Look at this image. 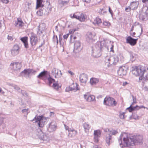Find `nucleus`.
<instances>
[{
	"label": "nucleus",
	"instance_id": "nucleus-1",
	"mask_svg": "<svg viewBox=\"0 0 148 148\" xmlns=\"http://www.w3.org/2000/svg\"><path fill=\"white\" fill-rule=\"evenodd\" d=\"M119 142L120 146L122 147L142 144L143 140L141 135L132 136L124 133L121 134Z\"/></svg>",
	"mask_w": 148,
	"mask_h": 148
},
{
	"label": "nucleus",
	"instance_id": "nucleus-2",
	"mask_svg": "<svg viewBox=\"0 0 148 148\" xmlns=\"http://www.w3.org/2000/svg\"><path fill=\"white\" fill-rule=\"evenodd\" d=\"M132 74L136 76H139V79L141 81L143 79L144 82L147 81L148 80V74L145 77H144L143 75L145 72L144 67L138 66L136 67L135 68L132 69Z\"/></svg>",
	"mask_w": 148,
	"mask_h": 148
},
{
	"label": "nucleus",
	"instance_id": "nucleus-3",
	"mask_svg": "<svg viewBox=\"0 0 148 148\" xmlns=\"http://www.w3.org/2000/svg\"><path fill=\"white\" fill-rule=\"evenodd\" d=\"M104 46L102 45L101 42H97L92 47V55L95 58H98L101 55V51L105 48Z\"/></svg>",
	"mask_w": 148,
	"mask_h": 148
},
{
	"label": "nucleus",
	"instance_id": "nucleus-4",
	"mask_svg": "<svg viewBox=\"0 0 148 148\" xmlns=\"http://www.w3.org/2000/svg\"><path fill=\"white\" fill-rule=\"evenodd\" d=\"M105 59V64L108 67L112 64L115 65L119 60L118 56L116 55L110 57L107 56Z\"/></svg>",
	"mask_w": 148,
	"mask_h": 148
},
{
	"label": "nucleus",
	"instance_id": "nucleus-5",
	"mask_svg": "<svg viewBox=\"0 0 148 148\" xmlns=\"http://www.w3.org/2000/svg\"><path fill=\"white\" fill-rule=\"evenodd\" d=\"M47 121V119L42 116L36 115L32 121H34V122H38L39 127H42Z\"/></svg>",
	"mask_w": 148,
	"mask_h": 148
},
{
	"label": "nucleus",
	"instance_id": "nucleus-6",
	"mask_svg": "<svg viewBox=\"0 0 148 148\" xmlns=\"http://www.w3.org/2000/svg\"><path fill=\"white\" fill-rule=\"evenodd\" d=\"M103 104L108 106L114 107L116 106L117 102L113 98L106 97L104 99Z\"/></svg>",
	"mask_w": 148,
	"mask_h": 148
},
{
	"label": "nucleus",
	"instance_id": "nucleus-7",
	"mask_svg": "<svg viewBox=\"0 0 148 148\" xmlns=\"http://www.w3.org/2000/svg\"><path fill=\"white\" fill-rule=\"evenodd\" d=\"M148 17V8L145 6L142 8V11L140 14L139 18L142 20H146Z\"/></svg>",
	"mask_w": 148,
	"mask_h": 148
},
{
	"label": "nucleus",
	"instance_id": "nucleus-8",
	"mask_svg": "<svg viewBox=\"0 0 148 148\" xmlns=\"http://www.w3.org/2000/svg\"><path fill=\"white\" fill-rule=\"evenodd\" d=\"M20 51V48L19 46L15 45L11 49V53L12 56H14L19 53Z\"/></svg>",
	"mask_w": 148,
	"mask_h": 148
},
{
	"label": "nucleus",
	"instance_id": "nucleus-9",
	"mask_svg": "<svg viewBox=\"0 0 148 148\" xmlns=\"http://www.w3.org/2000/svg\"><path fill=\"white\" fill-rule=\"evenodd\" d=\"M128 69V67L127 66H120L118 71V74L121 76L126 75L127 71Z\"/></svg>",
	"mask_w": 148,
	"mask_h": 148
},
{
	"label": "nucleus",
	"instance_id": "nucleus-10",
	"mask_svg": "<svg viewBox=\"0 0 148 148\" xmlns=\"http://www.w3.org/2000/svg\"><path fill=\"white\" fill-rule=\"evenodd\" d=\"M37 70H34L32 69H25L23 71L21 72L22 74H24L25 77L26 78L29 77V75L30 74H35L37 71Z\"/></svg>",
	"mask_w": 148,
	"mask_h": 148
},
{
	"label": "nucleus",
	"instance_id": "nucleus-11",
	"mask_svg": "<svg viewBox=\"0 0 148 148\" xmlns=\"http://www.w3.org/2000/svg\"><path fill=\"white\" fill-rule=\"evenodd\" d=\"M21 67V63L14 62L11 63L10 64V67L14 71H18Z\"/></svg>",
	"mask_w": 148,
	"mask_h": 148
},
{
	"label": "nucleus",
	"instance_id": "nucleus-12",
	"mask_svg": "<svg viewBox=\"0 0 148 148\" xmlns=\"http://www.w3.org/2000/svg\"><path fill=\"white\" fill-rule=\"evenodd\" d=\"M57 124L55 121H52L49 125L47 130L49 132L54 131L56 130Z\"/></svg>",
	"mask_w": 148,
	"mask_h": 148
},
{
	"label": "nucleus",
	"instance_id": "nucleus-13",
	"mask_svg": "<svg viewBox=\"0 0 148 148\" xmlns=\"http://www.w3.org/2000/svg\"><path fill=\"white\" fill-rule=\"evenodd\" d=\"M82 49L81 43L79 41H76L74 44L73 51L75 53H77L80 51Z\"/></svg>",
	"mask_w": 148,
	"mask_h": 148
},
{
	"label": "nucleus",
	"instance_id": "nucleus-14",
	"mask_svg": "<svg viewBox=\"0 0 148 148\" xmlns=\"http://www.w3.org/2000/svg\"><path fill=\"white\" fill-rule=\"evenodd\" d=\"M137 40L138 38L134 39L130 36L127 37L126 39V43L130 44L132 46L135 45Z\"/></svg>",
	"mask_w": 148,
	"mask_h": 148
},
{
	"label": "nucleus",
	"instance_id": "nucleus-15",
	"mask_svg": "<svg viewBox=\"0 0 148 148\" xmlns=\"http://www.w3.org/2000/svg\"><path fill=\"white\" fill-rule=\"evenodd\" d=\"M47 5L45 6V8H43V13L44 14L47 15L50 13L51 11L52 7L49 2L48 3L47 1Z\"/></svg>",
	"mask_w": 148,
	"mask_h": 148
},
{
	"label": "nucleus",
	"instance_id": "nucleus-16",
	"mask_svg": "<svg viewBox=\"0 0 148 148\" xmlns=\"http://www.w3.org/2000/svg\"><path fill=\"white\" fill-rule=\"evenodd\" d=\"M37 39L36 35L33 33L31 34V36L30 37V43L32 46L36 45L38 41Z\"/></svg>",
	"mask_w": 148,
	"mask_h": 148
},
{
	"label": "nucleus",
	"instance_id": "nucleus-17",
	"mask_svg": "<svg viewBox=\"0 0 148 148\" xmlns=\"http://www.w3.org/2000/svg\"><path fill=\"white\" fill-rule=\"evenodd\" d=\"M132 104L129 107L127 108V109L130 112H131L134 110H139L142 108H145L144 106H139L136 105L134 107L132 106Z\"/></svg>",
	"mask_w": 148,
	"mask_h": 148
},
{
	"label": "nucleus",
	"instance_id": "nucleus-18",
	"mask_svg": "<svg viewBox=\"0 0 148 148\" xmlns=\"http://www.w3.org/2000/svg\"><path fill=\"white\" fill-rule=\"evenodd\" d=\"M79 79L81 82L85 84L88 80V77L86 74L83 73L80 75Z\"/></svg>",
	"mask_w": 148,
	"mask_h": 148
},
{
	"label": "nucleus",
	"instance_id": "nucleus-19",
	"mask_svg": "<svg viewBox=\"0 0 148 148\" xmlns=\"http://www.w3.org/2000/svg\"><path fill=\"white\" fill-rule=\"evenodd\" d=\"M86 40L87 41L91 43L92 42L93 38L95 36V34L94 32H89L87 34Z\"/></svg>",
	"mask_w": 148,
	"mask_h": 148
},
{
	"label": "nucleus",
	"instance_id": "nucleus-20",
	"mask_svg": "<svg viewBox=\"0 0 148 148\" xmlns=\"http://www.w3.org/2000/svg\"><path fill=\"white\" fill-rule=\"evenodd\" d=\"M94 139L95 142L97 143L98 142V138L101 135V132L99 130H96L94 131Z\"/></svg>",
	"mask_w": 148,
	"mask_h": 148
},
{
	"label": "nucleus",
	"instance_id": "nucleus-21",
	"mask_svg": "<svg viewBox=\"0 0 148 148\" xmlns=\"http://www.w3.org/2000/svg\"><path fill=\"white\" fill-rule=\"evenodd\" d=\"M84 97L87 101L89 102L93 101L95 99V97L93 95H89L85 94L84 95Z\"/></svg>",
	"mask_w": 148,
	"mask_h": 148
},
{
	"label": "nucleus",
	"instance_id": "nucleus-22",
	"mask_svg": "<svg viewBox=\"0 0 148 148\" xmlns=\"http://www.w3.org/2000/svg\"><path fill=\"white\" fill-rule=\"evenodd\" d=\"M21 40L23 43L25 47L26 48H28V37L26 36L24 37L21 38Z\"/></svg>",
	"mask_w": 148,
	"mask_h": 148
},
{
	"label": "nucleus",
	"instance_id": "nucleus-23",
	"mask_svg": "<svg viewBox=\"0 0 148 148\" xmlns=\"http://www.w3.org/2000/svg\"><path fill=\"white\" fill-rule=\"evenodd\" d=\"M106 140L107 143L109 145L110 143L112 142V134H107L106 136Z\"/></svg>",
	"mask_w": 148,
	"mask_h": 148
},
{
	"label": "nucleus",
	"instance_id": "nucleus-24",
	"mask_svg": "<svg viewBox=\"0 0 148 148\" xmlns=\"http://www.w3.org/2000/svg\"><path fill=\"white\" fill-rule=\"evenodd\" d=\"M54 74L55 75V78H56L57 76H58L59 77H61L62 74L61 73L60 70L56 69L55 68H54L52 70V74H54Z\"/></svg>",
	"mask_w": 148,
	"mask_h": 148
},
{
	"label": "nucleus",
	"instance_id": "nucleus-25",
	"mask_svg": "<svg viewBox=\"0 0 148 148\" xmlns=\"http://www.w3.org/2000/svg\"><path fill=\"white\" fill-rule=\"evenodd\" d=\"M138 2L135 1H133L130 3V6L132 10H135L137 9L138 5Z\"/></svg>",
	"mask_w": 148,
	"mask_h": 148
},
{
	"label": "nucleus",
	"instance_id": "nucleus-26",
	"mask_svg": "<svg viewBox=\"0 0 148 148\" xmlns=\"http://www.w3.org/2000/svg\"><path fill=\"white\" fill-rule=\"evenodd\" d=\"M77 133V131L72 129L71 130H69L68 136L69 137H74Z\"/></svg>",
	"mask_w": 148,
	"mask_h": 148
},
{
	"label": "nucleus",
	"instance_id": "nucleus-27",
	"mask_svg": "<svg viewBox=\"0 0 148 148\" xmlns=\"http://www.w3.org/2000/svg\"><path fill=\"white\" fill-rule=\"evenodd\" d=\"M95 26H99L101 23V19L99 17H96L92 22Z\"/></svg>",
	"mask_w": 148,
	"mask_h": 148
},
{
	"label": "nucleus",
	"instance_id": "nucleus-28",
	"mask_svg": "<svg viewBox=\"0 0 148 148\" xmlns=\"http://www.w3.org/2000/svg\"><path fill=\"white\" fill-rule=\"evenodd\" d=\"M39 137L40 139L44 141H47L48 140L47 136L46 135H45V134L42 132H40Z\"/></svg>",
	"mask_w": 148,
	"mask_h": 148
},
{
	"label": "nucleus",
	"instance_id": "nucleus-29",
	"mask_svg": "<svg viewBox=\"0 0 148 148\" xmlns=\"http://www.w3.org/2000/svg\"><path fill=\"white\" fill-rule=\"evenodd\" d=\"M47 72L46 71H44L40 73L37 76L38 78H42L47 76Z\"/></svg>",
	"mask_w": 148,
	"mask_h": 148
},
{
	"label": "nucleus",
	"instance_id": "nucleus-30",
	"mask_svg": "<svg viewBox=\"0 0 148 148\" xmlns=\"http://www.w3.org/2000/svg\"><path fill=\"white\" fill-rule=\"evenodd\" d=\"M83 127L85 132H87L90 129V126L87 123H85L83 125Z\"/></svg>",
	"mask_w": 148,
	"mask_h": 148
},
{
	"label": "nucleus",
	"instance_id": "nucleus-31",
	"mask_svg": "<svg viewBox=\"0 0 148 148\" xmlns=\"http://www.w3.org/2000/svg\"><path fill=\"white\" fill-rule=\"evenodd\" d=\"M99 82V80L97 78H92L90 80V83L92 85H95Z\"/></svg>",
	"mask_w": 148,
	"mask_h": 148
},
{
	"label": "nucleus",
	"instance_id": "nucleus-32",
	"mask_svg": "<svg viewBox=\"0 0 148 148\" xmlns=\"http://www.w3.org/2000/svg\"><path fill=\"white\" fill-rule=\"evenodd\" d=\"M43 0H37L36 1V8L43 6V5L42 4Z\"/></svg>",
	"mask_w": 148,
	"mask_h": 148
},
{
	"label": "nucleus",
	"instance_id": "nucleus-33",
	"mask_svg": "<svg viewBox=\"0 0 148 148\" xmlns=\"http://www.w3.org/2000/svg\"><path fill=\"white\" fill-rule=\"evenodd\" d=\"M103 26L101 27L103 28H104L106 27H109L110 25V23L108 21H104L103 22L102 24Z\"/></svg>",
	"mask_w": 148,
	"mask_h": 148
},
{
	"label": "nucleus",
	"instance_id": "nucleus-34",
	"mask_svg": "<svg viewBox=\"0 0 148 148\" xmlns=\"http://www.w3.org/2000/svg\"><path fill=\"white\" fill-rule=\"evenodd\" d=\"M43 9L42 8L40 9L38 11L36 12V14L39 16H42L43 14Z\"/></svg>",
	"mask_w": 148,
	"mask_h": 148
},
{
	"label": "nucleus",
	"instance_id": "nucleus-35",
	"mask_svg": "<svg viewBox=\"0 0 148 148\" xmlns=\"http://www.w3.org/2000/svg\"><path fill=\"white\" fill-rule=\"evenodd\" d=\"M70 17L72 18H75L79 20V16L75 14H74L73 15L72 14L70 15Z\"/></svg>",
	"mask_w": 148,
	"mask_h": 148
},
{
	"label": "nucleus",
	"instance_id": "nucleus-36",
	"mask_svg": "<svg viewBox=\"0 0 148 148\" xmlns=\"http://www.w3.org/2000/svg\"><path fill=\"white\" fill-rule=\"evenodd\" d=\"M24 25V23L23 22H17L15 24V26L17 27H21L23 26Z\"/></svg>",
	"mask_w": 148,
	"mask_h": 148
},
{
	"label": "nucleus",
	"instance_id": "nucleus-37",
	"mask_svg": "<svg viewBox=\"0 0 148 148\" xmlns=\"http://www.w3.org/2000/svg\"><path fill=\"white\" fill-rule=\"evenodd\" d=\"M125 113L124 112H120L119 116L121 119H123L125 118Z\"/></svg>",
	"mask_w": 148,
	"mask_h": 148
},
{
	"label": "nucleus",
	"instance_id": "nucleus-38",
	"mask_svg": "<svg viewBox=\"0 0 148 148\" xmlns=\"http://www.w3.org/2000/svg\"><path fill=\"white\" fill-rule=\"evenodd\" d=\"M69 0H67L66 1H62L61 0H60L59 1V4H62L64 5H66L67 3H68L69 2Z\"/></svg>",
	"mask_w": 148,
	"mask_h": 148
},
{
	"label": "nucleus",
	"instance_id": "nucleus-39",
	"mask_svg": "<svg viewBox=\"0 0 148 148\" xmlns=\"http://www.w3.org/2000/svg\"><path fill=\"white\" fill-rule=\"evenodd\" d=\"M48 80L49 82V85L50 86H51V84L53 82H54L55 81V80L54 79L51 78L50 77L48 79Z\"/></svg>",
	"mask_w": 148,
	"mask_h": 148
},
{
	"label": "nucleus",
	"instance_id": "nucleus-40",
	"mask_svg": "<svg viewBox=\"0 0 148 148\" xmlns=\"http://www.w3.org/2000/svg\"><path fill=\"white\" fill-rule=\"evenodd\" d=\"M85 19V18L84 17V16L83 14L82 13L80 16H79V20L81 21H84Z\"/></svg>",
	"mask_w": 148,
	"mask_h": 148
},
{
	"label": "nucleus",
	"instance_id": "nucleus-41",
	"mask_svg": "<svg viewBox=\"0 0 148 148\" xmlns=\"http://www.w3.org/2000/svg\"><path fill=\"white\" fill-rule=\"evenodd\" d=\"M53 87L56 90L58 89V83H54L53 85Z\"/></svg>",
	"mask_w": 148,
	"mask_h": 148
},
{
	"label": "nucleus",
	"instance_id": "nucleus-42",
	"mask_svg": "<svg viewBox=\"0 0 148 148\" xmlns=\"http://www.w3.org/2000/svg\"><path fill=\"white\" fill-rule=\"evenodd\" d=\"M27 4H26V7H27V5L28 6H27V8H26V10H25V11H27L28 10V9H30L31 8V3H29V2H27Z\"/></svg>",
	"mask_w": 148,
	"mask_h": 148
},
{
	"label": "nucleus",
	"instance_id": "nucleus-43",
	"mask_svg": "<svg viewBox=\"0 0 148 148\" xmlns=\"http://www.w3.org/2000/svg\"><path fill=\"white\" fill-rule=\"evenodd\" d=\"M13 87L15 89H16L19 92H20L21 91V90L20 89L19 87L17 85H14V86H13Z\"/></svg>",
	"mask_w": 148,
	"mask_h": 148
},
{
	"label": "nucleus",
	"instance_id": "nucleus-44",
	"mask_svg": "<svg viewBox=\"0 0 148 148\" xmlns=\"http://www.w3.org/2000/svg\"><path fill=\"white\" fill-rule=\"evenodd\" d=\"M132 97L133 101V102L132 104L133 105L134 103H136V97H134L133 95H132Z\"/></svg>",
	"mask_w": 148,
	"mask_h": 148
},
{
	"label": "nucleus",
	"instance_id": "nucleus-45",
	"mask_svg": "<svg viewBox=\"0 0 148 148\" xmlns=\"http://www.w3.org/2000/svg\"><path fill=\"white\" fill-rule=\"evenodd\" d=\"M21 92L22 94L25 96H27L28 95V93L26 92L25 91H24L23 90H21Z\"/></svg>",
	"mask_w": 148,
	"mask_h": 148
},
{
	"label": "nucleus",
	"instance_id": "nucleus-46",
	"mask_svg": "<svg viewBox=\"0 0 148 148\" xmlns=\"http://www.w3.org/2000/svg\"><path fill=\"white\" fill-rule=\"evenodd\" d=\"M78 29V28H77V29L75 28V29H70L69 31V33H73L74 32L77 31Z\"/></svg>",
	"mask_w": 148,
	"mask_h": 148
},
{
	"label": "nucleus",
	"instance_id": "nucleus-47",
	"mask_svg": "<svg viewBox=\"0 0 148 148\" xmlns=\"http://www.w3.org/2000/svg\"><path fill=\"white\" fill-rule=\"evenodd\" d=\"M53 39L54 41L55 40L56 41V43L57 44H58V40L57 36H56V37H55V36L54 35L53 37Z\"/></svg>",
	"mask_w": 148,
	"mask_h": 148
},
{
	"label": "nucleus",
	"instance_id": "nucleus-48",
	"mask_svg": "<svg viewBox=\"0 0 148 148\" xmlns=\"http://www.w3.org/2000/svg\"><path fill=\"white\" fill-rule=\"evenodd\" d=\"M28 110H29V109H23L22 110V112L23 113H25L27 114L28 113Z\"/></svg>",
	"mask_w": 148,
	"mask_h": 148
},
{
	"label": "nucleus",
	"instance_id": "nucleus-49",
	"mask_svg": "<svg viewBox=\"0 0 148 148\" xmlns=\"http://www.w3.org/2000/svg\"><path fill=\"white\" fill-rule=\"evenodd\" d=\"M64 126L66 130H68L69 132L70 130H71V129L69 128V127L66 125H64Z\"/></svg>",
	"mask_w": 148,
	"mask_h": 148
},
{
	"label": "nucleus",
	"instance_id": "nucleus-50",
	"mask_svg": "<svg viewBox=\"0 0 148 148\" xmlns=\"http://www.w3.org/2000/svg\"><path fill=\"white\" fill-rule=\"evenodd\" d=\"M131 9V8L130 6H129L128 7L125 8V10L127 12H129L130 11Z\"/></svg>",
	"mask_w": 148,
	"mask_h": 148
},
{
	"label": "nucleus",
	"instance_id": "nucleus-51",
	"mask_svg": "<svg viewBox=\"0 0 148 148\" xmlns=\"http://www.w3.org/2000/svg\"><path fill=\"white\" fill-rule=\"evenodd\" d=\"M103 10V9H100L98 11L101 14H103V13H106V12H102V10Z\"/></svg>",
	"mask_w": 148,
	"mask_h": 148
},
{
	"label": "nucleus",
	"instance_id": "nucleus-52",
	"mask_svg": "<svg viewBox=\"0 0 148 148\" xmlns=\"http://www.w3.org/2000/svg\"><path fill=\"white\" fill-rule=\"evenodd\" d=\"M133 118L135 119H138V116L137 115H133L132 116Z\"/></svg>",
	"mask_w": 148,
	"mask_h": 148
},
{
	"label": "nucleus",
	"instance_id": "nucleus-53",
	"mask_svg": "<svg viewBox=\"0 0 148 148\" xmlns=\"http://www.w3.org/2000/svg\"><path fill=\"white\" fill-rule=\"evenodd\" d=\"M117 133V132L116 130H114L113 131L112 133H111L112 135H115V134H116Z\"/></svg>",
	"mask_w": 148,
	"mask_h": 148
},
{
	"label": "nucleus",
	"instance_id": "nucleus-54",
	"mask_svg": "<svg viewBox=\"0 0 148 148\" xmlns=\"http://www.w3.org/2000/svg\"><path fill=\"white\" fill-rule=\"evenodd\" d=\"M69 34H67L66 35H64L63 36V37L64 39H66L69 36Z\"/></svg>",
	"mask_w": 148,
	"mask_h": 148
},
{
	"label": "nucleus",
	"instance_id": "nucleus-55",
	"mask_svg": "<svg viewBox=\"0 0 148 148\" xmlns=\"http://www.w3.org/2000/svg\"><path fill=\"white\" fill-rule=\"evenodd\" d=\"M82 1L87 3H89L91 1V0H82Z\"/></svg>",
	"mask_w": 148,
	"mask_h": 148
},
{
	"label": "nucleus",
	"instance_id": "nucleus-56",
	"mask_svg": "<svg viewBox=\"0 0 148 148\" xmlns=\"http://www.w3.org/2000/svg\"><path fill=\"white\" fill-rule=\"evenodd\" d=\"M8 40H13L12 37L11 36H10L9 35L8 36Z\"/></svg>",
	"mask_w": 148,
	"mask_h": 148
},
{
	"label": "nucleus",
	"instance_id": "nucleus-57",
	"mask_svg": "<svg viewBox=\"0 0 148 148\" xmlns=\"http://www.w3.org/2000/svg\"><path fill=\"white\" fill-rule=\"evenodd\" d=\"M62 40V38L61 37H60V36L59 35V42L60 43V44L61 45V41Z\"/></svg>",
	"mask_w": 148,
	"mask_h": 148
},
{
	"label": "nucleus",
	"instance_id": "nucleus-58",
	"mask_svg": "<svg viewBox=\"0 0 148 148\" xmlns=\"http://www.w3.org/2000/svg\"><path fill=\"white\" fill-rule=\"evenodd\" d=\"M68 72L71 75H74V73L71 71H69Z\"/></svg>",
	"mask_w": 148,
	"mask_h": 148
},
{
	"label": "nucleus",
	"instance_id": "nucleus-59",
	"mask_svg": "<svg viewBox=\"0 0 148 148\" xmlns=\"http://www.w3.org/2000/svg\"><path fill=\"white\" fill-rule=\"evenodd\" d=\"M109 11L110 13L112 14V10L110 8V7H109Z\"/></svg>",
	"mask_w": 148,
	"mask_h": 148
},
{
	"label": "nucleus",
	"instance_id": "nucleus-60",
	"mask_svg": "<svg viewBox=\"0 0 148 148\" xmlns=\"http://www.w3.org/2000/svg\"><path fill=\"white\" fill-rule=\"evenodd\" d=\"M17 22H23L22 21L21 18H18L17 19Z\"/></svg>",
	"mask_w": 148,
	"mask_h": 148
},
{
	"label": "nucleus",
	"instance_id": "nucleus-61",
	"mask_svg": "<svg viewBox=\"0 0 148 148\" xmlns=\"http://www.w3.org/2000/svg\"><path fill=\"white\" fill-rule=\"evenodd\" d=\"M45 44V41L44 40H43V41L42 43H41V45H40L39 47H42L43 45Z\"/></svg>",
	"mask_w": 148,
	"mask_h": 148
},
{
	"label": "nucleus",
	"instance_id": "nucleus-62",
	"mask_svg": "<svg viewBox=\"0 0 148 148\" xmlns=\"http://www.w3.org/2000/svg\"><path fill=\"white\" fill-rule=\"evenodd\" d=\"M127 84H128V83L127 82H125L123 83V86H125L126 85H127Z\"/></svg>",
	"mask_w": 148,
	"mask_h": 148
},
{
	"label": "nucleus",
	"instance_id": "nucleus-63",
	"mask_svg": "<svg viewBox=\"0 0 148 148\" xmlns=\"http://www.w3.org/2000/svg\"><path fill=\"white\" fill-rule=\"evenodd\" d=\"M3 68V66L1 64V63L0 62V72L1 71V70Z\"/></svg>",
	"mask_w": 148,
	"mask_h": 148
},
{
	"label": "nucleus",
	"instance_id": "nucleus-64",
	"mask_svg": "<svg viewBox=\"0 0 148 148\" xmlns=\"http://www.w3.org/2000/svg\"><path fill=\"white\" fill-rule=\"evenodd\" d=\"M134 26L132 25V27H131V29L130 30V32H132L133 29H134Z\"/></svg>",
	"mask_w": 148,
	"mask_h": 148
}]
</instances>
